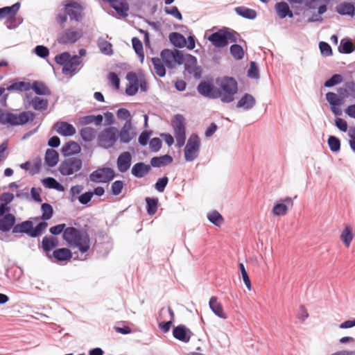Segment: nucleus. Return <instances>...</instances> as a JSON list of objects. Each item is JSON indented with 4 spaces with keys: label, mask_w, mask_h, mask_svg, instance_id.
I'll list each match as a JSON object with an SVG mask.
<instances>
[{
    "label": "nucleus",
    "mask_w": 355,
    "mask_h": 355,
    "mask_svg": "<svg viewBox=\"0 0 355 355\" xmlns=\"http://www.w3.org/2000/svg\"><path fill=\"white\" fill-rule=\"evenodd\" d=\"M150 148L153 152H157L162 147V141L157 137L153 138L150 141Z\"/></svg>",
    "instance_id": "64"
},
{
    "label": "nucleus",
    "mask_w": 355,
    "mask_h": 355,
    "mask_svg": "<svg viewBox=\"0 0 355 355\" xmlns=\"http://www.w3.org/2000/svg\"><path fill=\"white\" fill-rule=\"evenodd\" d=\"M33 117L34 114L31 112H22L17 114L0 109V123L2 125H24L33 119Z\"/></svg>",
    "instance_id": "7"
},
{
    "label": "nucleus",
    "mask_w": 355,
    "mask_h": 355,
    "mask_svg": "<svg viewBox=\"0 0 355 355\" xmlns=\"http://www.w3.org/2000/svg\"><path fill=\"white\" fill-rule=\"evenodd\" d=\"M15 223V217L12 214H7L0 219V230L2 232H8Z\"/></svg>",
    "instance_id": "27"
},
{
    "label": "nucleus",
    "mask_w": 355,
    "mask_h": 355,
    "mask_svg": "<svg viewBox=\"0 0 355 355\" xmlns=\"http://www.w3.org/2000/svg\"><path fill=\"white\" fill-rule=\"evenodd\" d=\"M119 139V130L114 126L104 128L99 132L97 137V142L99 146L108 149L112 148Z\"/></svg>",
    "instance_id": "8"
},
{
    "label": "nucleus",
    "mask_w": 355,
    "mask_h": 355,
    "mask_svg": "<svg viewBox=\"0 0 355 355\" xmlns=\"http://www.w3.org/2000/svg\"><path fill=\"white\" fill-rule=\"evenodd\" d=\"M81 63L80 58L74 55L62 67V71L65 75H71L79 69V65Z\"/></svg>",
    "instance_id": "20"
},
{
    "label": "nucleus",
    "mask_w": 355,
    "mask_h": 355,
    "mask_svg": "<svg viewBox=\"0 0 355 355\" xmlns=\"http://www.w3.org/2000/svg\"><path fill=\"white\" fill-rule=\"evenodd\" d=\"M184 64L185 70L190 74H193L196 78H199L201 75V69L197 66L196 58L190 55L182 53V64Z\"/></svg>",
    "instance_id": "14"
},
{
    "label": "nucleus",
    "mask_w": 355,
    "mask_h": 355,
    "mask_svg": "<svg viewBox=\"0 0 355 355\" xmlns=\"http://www.w3.org/2000/svg\"><path fill=\"white\" fill-rule=\"evenodd\" d=\"M197 89L198 92L204 96L211 98H217L220 96V91L209 83L201 82Z\"/></svg>",
    "instance_id": "17"
},
{
    "label": "nucleus",
    "mask_w": 355,
    "mask_h": 355,
    "mask_svg": "<svg viewBox=\"0 0 355 355\" xmlns=\"http://www.w3.org/2000/svg\"><path fill=\"white\" fill-rule=\"evenodd\" d=\"M31 87V85L29 83L26 82H17L12 83L10 86H8L6 89L8 91L12 90H16L18 92H23V91H28Z\"/></svg>",
    "instance_id": "43"
},
{
    "label": "nucleus",
    "mask_w": 355,
    "mask_h": 355,
    "mask_svg": "<svg viewBox=\"0 0 355 355\" xmlns=\"http://www.w3.org/2000/svg\"><path fill=\"white\" fill-rule=\"evenodd\" d=\"M209 220L215 225L220 227L224 222L222 215L217 211H213L207 214Z\"/></svg>",
    "instance_id": "45"
},
{
    "label": "nucleus",
    "mask_w": 355,
    "mask_h": 355,
    "mask_svg": "<svg viewBox=\"0 0 355 355\" xmlns=\"http://www.w3.org/2000/svg\"><path fill=\"white\" fill-rule=\"evenodd\" d=\"M239 34L228 28H223L217 32L212 33L208 37V40L218 48L226 46L229 42L233 43L237 42Z\"/></svg>",
    "instance_id": "5"
},
{
    "label": "nucleus",
    "mask_w": 355,
    "mask_h": 355,
    "mask_svg": "<svg viewBox=\"0 0 355 355\" xmlns=\"http://www.w3.org/2000/svg\"><path fill=\"white\" fill-rule=\"evenodd\" d=\"M132 44L133 49H135L138 56L140 58L141 62H142L144 59V53L141 42L137 37H133L132 39Z\"/></svg>",
    "instance_id": "44"
},
{
    "label": "nucleus",
    "mask_w": 355,
    "mask_h": 355,
    "mask_svg": "<svg viewBox=\"0 0 355 355\" xmlns=\"http://www.w3.org/2000/svg\"><path fill=\"white\" fill-rule=\"evenodd\" d=\"M124 187V183L121 180H116L111 185L112 193L114 196L119 195Z\"/></svg>",
    "instance_id": "52"
},
{
    "label": "nucleus",
    "mask_w": 355,
    "mask_h": 355,
    "mask_svg": "<svg viewBox=\"0 0 355 355\" xmlns=\"http://www.w3.org/2000/svg\"><path fill=\"white\" fill-rule=\"evenodd\" d=\"M35 53L40 58H44L49 54V50L47 47L38 45L35 48Z\"/></svg>",
    "instance_id": "59"
},
{
    "label": "nucleus",
    "mask_w": 355,
    "mask_h": 355,
    "mask_svg": "<svg viewBox=\"0 0 355 355\" xmlns=\"http://www.w3.org/2000/svg\"><path fill=\"white\" fill-rule=\"evenodd\" d=\"M343 81V77L340 74H334L331 78L324 83V86L331 87L340 83Z\"/></svg>",
    "instance_id": "56"
},
{
    "label": "nucleus",
    "mask_w": 355,
    "mask_h": 355,
    "mask_svg": "<svg viewBox=\"0 0 355 355\" xmlns=\"http://www.w3.org/2000/svg\"><path fill=\"white\" fill-rule=\"evenodd\" d=\"M50 257L54 259L58 262L66 261L71 259L72 253L69 249L62 248L55 250Z\"/></svg>",
    "instance_id": "25"
},
{
    "label": "nucleus",
    "mask_w": 355,
    "mask_h": 355,
    "mask_svg": "<svg viewBox=\"0 0 355 355\" xmlns=\"http://www.w3.org/2000/svg\"><path fill=\"white\" fill-rule=\"evenodd\" d=\"M182 52L178 49H165L160 53V58H153L151 59L155 73L159 77L166 75V69L175 68L178 65L182 64Z\"/></svg>",
    "instance_id": "1"
},
{
    "label": "nucleus",
    "mask_w": 355,
    "mask_h": 355,
    "mask_svg": "<svg viewBox=\"0 0 355 355\" xmlns=\"http://www.w3.org/2000/svg\"><path fill=\"white\" fill-rule=\"evenodd\" d=\"M209 308L219 318L222 319H227V315L224 312L223 306L220 302L218 301V298L212 296L209 302Z\"/></svg>",
    "instance_id": "24"
},
{
    "label": "nucleus",
    "mask_w": 355,
    "mask_h": 355,
    "mask_svg": "<svg viewBox=\"0 0 355 355\" xmlns=\"http://www.w3.org/2000/svg\"><path fill=\"white\" fill-rule=\"evenodd\" d=\"M168 179L167 177L159 178L155 184V187L159 192H163L166 186L167 185Z\"/></svg>",
    "instance_id": "58"
},
{
    "label": "nucleus",
    "mask_w": 355,
    "mask_h": 355,
    "mask_svg": "<svg viewBox=\"0 0 355 355\" xmlns=\"http://www.w3.org/2000/svg\"><path fill=\"white\" fill-rule=\"evenodd\" d=\"M146 202L147 213L150 216L155 215L157 210L158 199L147 197Z\"/></svg>",
    "instance_id": "42"
},
{
    "label": "nucleus",
    "mask_w": 355,
    "mask_h": 355,
    "mask_svg": "<svg viewBox=\"0 0 355 355\" xmlns=\"http://www.w3.org/2000/svg\"><path fill=\"white\" fill-rule=\"evenodd\" d=\"M58 245V240L53 236H44L42 239V247L45 252H49Z\"/></svg>",
    "instance_id": "31"
},
{
    "label": "nucleus",
    "mask_w": 355,
    "mask_h": 355,
    "mask_svg": "<svg viewBox=\"0 0 355 355\" xmlns=\"http://www.w3.org/2000/svg\"><path fill=\"white\" fill-rule=\"evenodd\" d=\"M255 105L254 98L249 94H245L237 103V107H243L250 110Z\"/></svg>",
    "instance_id": "29"
},
{
    "label": "nucleus",
    "mask_w": 355,
    "mask_h": 355,
    "mask_svg": "<svg viewBox=\"0 0 355 355\" xmlns=\"http://www.w3.org/2000/svg\"><path fill=\"white\" fill-rule=\"evenodd\" d=\"M328 145L331 150L333 152H338L340 148V141L334 136H330L329 137Z\"/></svg>",
    "instance_id": "51"
},
{
    "label": "nucleus",
    "mask_w": 355,
    "mask_h": 355,
    "mask_svg": "<svg viewBox=\"0 0 355 355\" xmlns=\"http://www.w3.org/2000/svg\"><path fill=\"white\" fill-rule=\"evenodd\" d=\"M236 13L243 17L253 19L257 16V12L254 10L244 7L240 6L235 8Z\"/></svg>",
    "instance_id": "40"
},
{
    "label": "nucleus",
    "mask_w": 355,
    "mask_h": 355,
    "mask_svg": "<svg viewBox=\"0 0 355 355\" xmlns=\"http://www.w3.org/2000/svg\"><path fill=\"white\" fill-rule=\"evenodd\" d=\"M109 3L112 8H113L119 14L127 15L126 12L128 8L125 4L119 1V0H103Z\"/></svg>",
    "instance_id": "39"
},
{
    "label": "nucleus",
    "mask_w": 355,
    "mask_h": 355,
    "mask_svg": "<svg viewBox=\"0 0 355 355\" xmlns=\"http://www.w3.org/2000/svg\"><path fill=\"white\" fill-rule=\"evenodd\" d=\"M62 238L69 246L78 248L81 253L87 252L90 248V238L85 231L69 227L64 230Z\"/></svg>",
    "instance_id": "3"
},
{
    "label": "nucleus",
    "mask_w": 355,
    "mask_h": 355,
    "mask_svg": "<svg viewBox=\"0 0 355 355\" xmlns=\"http://www.w3.org/2000/svg\"><path fill=\"white\" fill-rule=\"evenodd\" d=\"M114 176L115 173L112 168L103 167L93 171L89 175V179L94 182L106 183L111 181Z\"/></svg>",
    "instance_id": "12"
},
{
    "label": "nucleus",
    "mask_w": 355,
    "mask_h": 355,
    "mask_svg": "<svg viewBox=\"0 0 355 355\" xmlns=\"http://www.w3.org/2000/svg\"><path fill=\"white\" fill-rule=\"evenodd\" d=\"M83 35V30L70 28L63 31L58 37V42L61 44H73Z\"/></svg>",
    "instance_id": "13"
},
{
    "label": "nucleus",
    "mask_w": 355,
    "mask_h": 355,
    "mask_svg": "<svg viewBox=\"0 0 355 355\" xmlns=\"http://www.w3.org/2000/svg\"><path fill=\"white\" fill-rule=\"evenodd\" d=\"M116 116L118 119L121 120H126L127 121H131L130 113L127 109L120 108L119 110H118L116 112Z\"/></svg>",
    "instance_id": "62"
},
{
    "label": "nucleus",
    "mask_w": 355,
    "mask_h": 355,
    "mask_svg": "<svg viewBox=\"0 0 355 355\" xmlns=\"http://www.w3.org/2000/svg\"><path fill=\"white\" fill-rule=\"evenodd\" d=\"M33 223L31 221H24L20 224H17L13 227L14 233H26L31 236L32 232Z\"/></svg>",
    "instance_id": "34"
},
{
    "label": "nucleus",
    "mask_w": 355,
    "mask_h": 355,
    "mask_svg": "<svg viewBox=\"0 0 355 355\" xmlns=\"http://www.w3.org/2000/svg\"><path fill=\"white\" fill-rule=\"evenodd\" d=\"M150 169V165L146 164L144 162H138L133 165L131 173L135 177L141 178L146 176Z\"/></svg>",
    "instance_id": "23"
},
{
    "label": "nucleus",
    "mask_w": 355,
    "mask_h": 355,
    "mask_svg": "<svg viewBox=\"0 0 355 355\" xmlns=\"http://www.w3.org/2000/svg\"><path fill=\"white\" fill-rule=\"evenodd\" d=\"M326 99L330 105H340L342 104L341 98L339 95L334 92H328L326 94Z\"/></svg>",
    "instance_id": "48"
},
{
    "label": "nucleus",
    "mask_w": 355,
    "mask_h": 355,
    "mask_svg": "<svg viewBox=\"0 0 355 355\" xmlns=\"http://www.w3.org/2000/svg\"><path fill=\"white\" fill-rule=\"evenodd\" d=\"M42 218L44 220H49L53 213V207L51 205L48 203H43L42 205Z\"/></svg>",
    "instance_id": "50"
},
{
    "label": "nucleus",
    "mask_w": 355,
    "mask_h": 355,
    "mask_svg": "<svg viewBox=\"0 0 355 355\" xmlns=\"http://www.w3.org/2000/svg\"><path fill=\"white\" fill-rule=\"evenodd\" d=\"M173 336L182 342L188 343L192 335L191 331L184 325H178L173 330Z\"/></svg>",
    "instance_id": "21"
},
{
    "label": "nucleus",
    "mask_w": 355,
    "mask_h": 355,
    "mask_svg": "<svg viewBox=\"0 0 355 355\" xmlns=\"http://www.w3.org/2000/svg\"><path fill=\"white\" fill-rule=\"evenodd\" d=\"M354 50L353 43L349 40H342L339 51L343 53H350Z\"/></svg>",
    "instance_id": "49"
},
{
    "label": "nucleus",
    "mask_w": 355,
    "mask_h": 355,
    "mask_svg": "<svg viewBox=\"0 0 355 355\" xmlns=\"http://www.w3.org/2000/svg\"><path fill=\"white\" fill-rule=\"evenodd\" d=\"M354 6L350 3H343L336 8L337 12L340 15H351L354 12Z\"/></svg>",
    "instance_id": "46"
},
{
    "label": "nucleus",
    "mask_w": 355,
    "mask_h": 355,
    "mask_svg": "<svg viewBox=\"0 0 355 355\" xmlns=\"http://www.w3.org/2000/svg\"><path fill=\"white\" fill-rule=\"evenodd\" d=\"M31 88L38 95H49L51 94L49 89L42 82L35 81L31 85Z\"/></svg>",
    "instance_id": "41"
},
{
    "label": "nucleus",
    "mask_w": 355,
    "mask_h": 355,
    "mask_svg": "<svg viewBox=\"0 0 355 355\" xmlns=\"http://www.w3.org/2000/svg\"><path fill=\"white\" fill-rule=\"evenodd\" d=\"M131 121H126L123 126L119 130V139L123 144H128L136 136V133L132 130Z\"/></svg>",
    "instance_id": "18"
},
{
    "label": "nucleus",
    "mask_w": 355,
    "mask_h": 355,
    "mask_svg": "<svg viewBox=\"0 0 355 355\" xmlns=\"http://www.w3.org/2000/svg\"><path fill=\"white\" fill-rule=\"evenodd\" d=\"M169 39L171 42L176 47H184L187 43L185 37L178 33H171Z\"/></svg>",
    "instance_id": "38"
},
{
    "label": "nucleus",
    "mask_w": 355,
    "mask_h": 355,
    "mask_svg": "<svg viewBox=\"0 0 355 355\" xmlns=\"http://www.w3.org/2000/svg\"><path fill=\"white\" fill-rule=\"evenodd\" d=\"M103 119V117L101 114L85 116L79 119V123L81 125H88L94 123L98 125L102 123Z\"/></svg>",
    "instance_id": "35"
},
{
    "label": "nucleus",
    "mask_w": 355,
    "mask_h": 355,
    "mask_svg": "<svg viewBox=\"0 0 355 355\" xmlns=\"http://www.w3.org/2000/svg\"><path fill=\"white\" fill-rule=\"evenodd\" d=\"M319 48L321 53L325 56H329L332 54V50L330 45L324 42H320L319 44Z\"/></svg>",
    "instance_id": "61"
},
{
    "label": "nucleus",
    "mask_w": 355,
    "mask_h": 355,
    "mask_svg": "<svg viewBox=\"0 0 355 355\" xmlns=\"http://www.w3.org/2000/svg\"><path fill=\"white\" fill-rule=\"evenodd\" d=\"M239 268H240V270L241 272L243 280L247 288L249 291H250L252 289L251 282H250V277L248 275V272L245 270L243 263H241L239 264Z\"/></svg>",
    "instance_id": "54"
},
{
    "label": "nucleus",
    "mask_w": 355,
    "mask_h": 355,
    "mask_svg": "<svg viewBox=\"0 0 355 355\" xmlns=\"http://www.w3.org/2000/svg\"><path fill=\"white\" fill-rule=\"evenodd\" d=\"M248 76L252 78H259V73L258 68L254 62H251L248 71Z\"/></svg>",
    "instance_id": "60"
},
{
    "label": "nucleus",
    "mask_w": 355,
    "mask_h": 355,
    "mask_svg": "<svg viewBox=\"0 0 355 355\" xmlns=\"http://www.w3.org/2000/svg\"><path fill=\"white\" fill-rule=\"evenodd\" d=\"M340 240L346 248H349L353 239L354 234L349 225H345L340 236Z\"/></svg>",
    "instance_id": "30"
},
{
    "label": "nucleus",
    "mask_w": 355,
    "mask_h": 355,
    "mask_svg": "<svg viewBox=\"0 0 355 355\" xmlns=\"http://www.w3.org/2000/svg\"><path fill=\"white\" fill-rule=\"evenodd\" d=\"M43 184L50 189H59L62 186L53 178H46L42 180Z\"/></svg>",
    "instance_id": "55"
},
{
    "label": "nucleus",
    "mask_w": 355,
    "mask_h": 355,
    "mask_svg": "<svg viewBox=\"0 0 355 355\" xmlns=\"http://www.w3.org/2000/svg\"><path fill=\"white\" fill-rule=\"evenodd\" d=\"M62 238L69 246L78 248L81 253L87 252L90 248V238L85 231L69 227L64 230Z\"/></svg>",
    "instance_id": "2"
},
{
    "label": "nucleus",
    "mask_w": 355,
    "mask_h": 355,
    "mask_svg": "<svg viewBox=\"0 0 355 355\" xmlns=\"http://www.w3.org/2000/svg\"><path fill=\"white\" fill-rule=\"evenodd\" d=\"M108 79L110 83L114 86L116 89H119L120 79L118 75L114 72H110L108 75Z\"/></svg>",
    "instance_id": "63"
},
{
    "label": "nucleus",
    "mask_w": 355,
    "mask_h": 355,
    "mask_svg": "<svg viewBox=\"0 0 355 355\" xmlns=\"http://www.w3.org/2000/svg\"><path fill=\"white\" fill-rule=\"evenodd\" d=\"M173 159L171 156L165 155L161 157H153L150 160V164L154 167H160L171 163Z\"/></svg>",
    "instance_id": "36"
},
{
    "label": "nucleus",
    "mask_w": 355,
    "mask_h": 355,
    "mask_svg": "<svg viewBox=\"0 0 355 355\" xmlns=\"http://www.w3.org/2000/svg\"><path fill=\"white\" fill-rule=\"evenodd\" d=\"M230 53L236 60H241L244 56L243 49L239 44H232L230 46Z\"/></svg>",
    "instance_id": "47"
},
{
    "label": "nucleus",
    "mask_w": 355,
    "mask_h": 355,
    "mask_svg": "<svg viewBox=\"0 0 355 355\" xmlns=\"http://www.w3.org/2000/svg\"><path fill=\"white\" fill-rule=\"evenodd\" d=\"M216 83L219 86L218 90L220 91V100L223 103H230L234 99V94L237 93V82L230 77H224L220 80H217Z\"/></svg>",
    "instance_id": "6"
},
{
    "label": "nucleus",
    "mask_w": 355,
    "mask_h": 355,
    "mask_svg": "<svg viewBox=\"0 0 355 355\" xmlns=\"http://www.w3.org/2000/svg\"><path fill=\"white\" fill-rule=\"evenodd\" d=\"M63 12L57 14L55 19L62 28L67 21V17L71 21H80L83 17L84 8L80 3L74 0H67L62 3Z\"/></svg>",
    "instance_id": "4"
},
{
    "label": "nucleus",
    "mask_w": 355,
    "mask_h": 355,
    "mask_svg": "<svg viewBox=\"0 0 355 355\" xmlns=\"http://www.w3.org/2000/svg\"><path fill=\"white\" fill-rule=\"evenodd\" d=\"M171 125L177 146L180 148L184 146L186 140L185 119L180 114H176L172 121Z\"/></svg>",
    "instance_id": "9"
},
{
    "label": "nucleus",
    "mask_w": 355,
    "mask_h": 355,
    "mask_svg": "<svg viewBox=\"0 0 355 355\" xmlns=\"http://www.w3.org/2000/svg\"><path fill=\"white\" fill-rule=\"evenodd\" d=\"M47 225L48 224L46 222H41L35 227L32 226V232L31 233V236L36 237L39 236L42 232L46 228Z\"/></svg>",
    "instance_id": "57"
},
{
    "label": "nucleus",
    "mask_w": 355,
    "mask_h": 355,
    "mask_svg": "<svg viewBox=\"0 0 355 355\" xmlns=\"http://www.w3.org/2000/svg\"><path fill=\"white\" fill-rule=\"evenodd\" d=\"M71 56L69 53L64 52L55 56V60L57 64L60 65H62L63 67L67 63V62L71 59Z\"/></svg>",
    "instance_id": "53"
},
{
    "label": "nucleus",
    "mask_w": 355,
    "mask_h": 355,
    "mask_svg": "<svg viewBox=\"0 0 355 355\" xmlns=\"http://www.w3.org/2000/svg\"><path fill=\"white\" fill-rule=\"evenodd\" d=\"M80 135L83 140L86 142H89L95 138L96 131L92 127H85L80 130Z\"/></svg>",
    "instance_id": "37"
},
{
    "label": "nucleus",
    "mask_w": 355,
    "mask_h": 355,
    "mask_svg": "<svg viewBox=\"0 0 355 355\" xmlns=\"http://www.w3.org/2000/svg\"><path fill=\"white\" fill-rule=\"evenodd\" d=\"M200 141L197 135H191L184 148V157L188 162L194 160L198 155Z\"/></svg>",
    "instance_id": "11"
},
{
    "label": "nucleus",
    "mask_w": 355,
    "mask_h": 355,
    "mask_svg": "<svg viewBox=\"0 0 355 355\" xmlns=\"http://www.w3.org/2000/svg\"><path fill=\"white\" fill-rule=\"evenodd\" d=\"M293 206V201L291 197H286L281 200V202L276 203L272 210V214L276 216H285L289 208Z\"/></svg>",
    "instance_id": "16"
},
{
    "label": "nucleus",
    "mask_w": 355,
    "mask_h": 355,
    "mask_svg": "<svg viewBox=\"0 0 355 355\" xmlns=\"http://www.w3.org/2000/svg\"><path fill=\"white\" fill-rule=\"evenodd\" d=\"M48 101L40 97H35L28 102V105H31L35 110H45L48 107Z\"/></svg>",
    "instance_id": "32"
},
{
    "label": "nucleus",
    "mask_w": 355,
    "mask_h": 355,
    "mask_svg": "<svg viewBox=\"0 0 355 355\" xmlns=\"http://www.w3.org/2000/svg\"><path fill=\"white\" fill-rule=\"evenodd\" d=\"M275 10L278 16L281 19H284L286 16L289 17H293V12L291 10L288 3L286 2L282 1L277 3L275 4Z\"/></svg>",
    "instance_id": "28"
},
{
    "label": "nucleus",
    "mask_w": 355,
    "mask_h": 355,
    "mask_svg": "<svg viewBox=\"0 0 355 355\" xmlns=\"http://www.w3.org/2000/svg\"><path fill=\"white\" fill-rule=\"evenodd\" d=\"M20 8V3H16L11 6H6L0 8V19H6V26L8 28H11V24L15 19V16Z\"/></svg>",
    "instance_id": "15"
},
{
    "label": "nucleus",
    "mask_w": 355,
    "mask_h": 355,
    "mask_svg": "<svg viewBox=\"0 0 355 355\" xmlns=\"http://www.w3.org/2000/svg\"><path fill=\"white\" fill-rule=\"evenodd\" d=\"M59 160V155L56 150L53 149H47L45 154V162L49 166H54Z\"/></svg>",
    "instance_id": "33"
},
{
    "label": "nucleus",
    "mask_w": 355,
    "mask_h": 355,
    "mask_svg": "<svg viewBox=\"0 0 355 355\" xmlns=\"http://www.w3.org/2000/svg\"><path fill=\"white\" fill-rule=\"evenodd\" d=\"M54 128L56 132L62 136H72L76 134L75 128L71 124L64 121L57 122Z\"/></svg>",
    "instance_id": "22"
},
{
    "label": "nucleus",
    "mask_w": 355,
    "mask_h": 355,
    "mask_svg": "<svg viewBox=\"0 0 355 355\" xmlns=\"http://www.w3.org/2000/svg\"><path fill=\"white\" fill-rule=\"evenodd\" d=\"M82 160L77 157H71L64 160L60 165L59 171L63 175H72L82 168Z\"/></svg>",
    "instance_id": "10"
},
{
    "label": "nucleus",
    "mask_w": 355,
    "mask_h": 355,
    "mask_svg": "<svg viewBox=\"0 0 355 355\" xmlns=\"http://www.w3.org/2000/svg\"><path fill=\"white\" fill-rule=\"evenodd\" d=\"M81 148L80 145L73 141H70L64 144L61 148V152L64 156H71L78 154Z\"/></svg>",
    "instance_id": "26"
},
{
    "label": "nucleus",
    "mask_w": 355,
    "mask_h": 355,
    "mask_svg": "<svg viewBox=\"0 0 355 355\" xmlns=\"http://www.w3.org/2000/svg\"><path fill=\"white\" fill-rule=\"evenodd\" d=\"M132 164V155L130 152L121 153L116 160L118 171L121 173H125L128 171Z\"/></svg>",
    "instance_id": "19"
}]
</instances>
